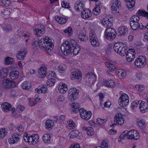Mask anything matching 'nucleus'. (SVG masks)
Returning <instances> with one entry per match:
<instances>
[{"label":"nucleus","instance_id":"obj_1","mask_svg":"<svg viewBox=\"0 0 148 148\" xmlns=\"http://www.w3.org/2000/svg\"><path fill=\"white\" fill-rule=\"evenodd\" d=\"M37 45L40 48L44 49L48 53L51 52L54 47L51 39L46 36H43L39 41H35L33 44L34 48L37 49Z\"/></svg>","mask_w":148,"mask_h":148},{"label":"nucleus","instance_id":"obj_2","mask_svg":"<svg viewBox=\"0 0 148 148\" xmlns=\"http://www.w3.org/2000/svg\"><path fill=\"white\" fill-rule=\"evenodd\" d=\"M136 16H134L130 18V24L132 29L134 30H137L138 29H145L146 28V27L144 26L142 24H140L138 22L140 20L139 14Z\"/></svg>","mask_w":148,"mask_h":148},{"label":"nucleus","instance_id":"obj_3","mask_svg":"<svg viewBox=\"0 0 148 148\" xmlns=\"http://www.w3.org/2000/svg\"><path fill=\"white\" fill-rule=\"evenodd\" d=\"M114 51L121 56H124L126 54L127 48L126 45L121 43H116L113 46Z\"/></svg>","mask_w":148,"mask_h":148},{"label":"nucleus","instance_id":"obj_4","mask_svg":"<svg viewBox=\"0 0 148 148\" xmlns=\"http://www.w3.org/2000/svg\"><path fill=\"white\" fill-rule=\"evenodd\" d=\"M45 27L42 25H36L33 27V30L35 36L38 37L42 36L45 32Z\"/></svg>","mask_w":148,"mask_h":148},{"label":"nucleus","instance_id":"obj_5","mask_svg":"<svg viewBox=\"0 0 148 148\" xmlns=\"http://www.w3.org/2000/svg\"><path fill=\"white\" fill-rule=\"evenodd\" d=\"M116 35L115 30L112 28L108 27L105 30L104 35L106 38L109 40H112L114 39Z\"/></svg>","mask_w":148,"mask_h":148},{"label":"nucleus","instance_id":"obj_6","mask_svg":"<svg viewBox=\"0 0 148 148\" xmlns=\"http://www.w3.org/2000/svg\"><path fill=\"white\" fill-rule=\"evenodd\" d=\"M146 64V58L143 56H140L135 60V66L137 68H142L145 66Z\"/></svg>","mask_w":148,"mask_h":148},{"label":"nucleus","instance_id":"obj_7","mask_svg":"<svg viewBox=\"0 0 148 148\" xmlns=\"http://www.w3.org/2000/svg\"><path fill=\"white\" fill-rule=\"evenodd\" d=\"M79 91L77 88H73L69 89L68 91L69 99L72 101L78 97Z\"/></svg>","mask_w":148,"mask_h":148},{"label":"nucleus","instance_id":"obj_8","mask_svg":"<svg viewBox=\"0 0 148 148\" xmlns=\"http://www.w3.org/2000/svg\"><path fill=\"white\" fill-rule=\"evenodd\" d=\"M61 49L63 54L67 56L71 52V47L70 42L68 41L63 44L61 47Z\"/></svg>","mask_w":148,"mask_h":148},{"label":"nucleus","instance_id":"obj_9","mask_svg":"<svg viewBox=\"0 0 148 148\" xmlns=\"http://www.w3.org/2000/svg\"><path fill=\"white\" fill-rule=\"evenodd\" d=\"M129 100L128 96L126 94H123L120 97L119 100V103L121 107H124L129 103Z\"/></svg>","mask_w":148,"mask_h":148},{"label":"nucleus","instance_id":"obj_10","mask_svg":"<svg viewBox=\"0 0 148 148\" xmlns=\"http://www.w3.org/2000/svg\"><path fill=\"white\" fill-rule=\"evenodd\" d=\"M86 84L89 86L93 84L96 81V78L94 74L92 73H88L85 78Z\"/></svg>","mask_w":148,"mask_h":148},{"label":"nucleus","instance_id":"obj_11","mask_svg":"<svg viewBox=\"0 0 148 148\" xmlns=\"http://www.w3.org/2000/svg\"><path fill=\"white\" fill-rule=\"evenodd\" d=\"M124 123V120L123 116L121 114H116L114 118V123L110 124V125L112 126H114L115 125H123Z\"/></svg>","mask_w":148,"mask_h":148},{"label":"nucleus","instance_id":"obj_12","mask_svg":"<svg viewBox=\"0 0 148 148\" xmlns=\"http://www.w3.org/2000/svg\"><path fill=\"white\" fill-rule=\"evenodd\" d=\"M80 117L83 119L88 120L92 116V112L90 111H87L84 108H81L79 110Z\"/></svg>","mask_w":148,"mask_h":148},{"label":"nucleus","instance_id":"obj_13","mask_svg":"<svg viewBox=\"0 0 148 148\" xmlns=\"http://www.w3.org/2000/svg\"><path fill=\"white\" fill-rule=\"evenodd\" d=\"M121 7V2L119 0H112V4L111 7L112 12L115 14L117 10Z\"/></svg>","mask_w":148,"mask_h":148},{"label":"nucleus","instance_id":"obj_14","mask_svg":"<svg viewBox=\"0 0 148 148\" xmlns=\"http://www.w3.org/2000/svg\"><path fill=\"white\" fill-rule=\"evenodd\" d=\"M21 135L18 133H15L11 136V137L8 139V142L10 144L17 143L20 140Z\"/></svg>","mask_w":148,"mask_h":148},{"label":"nucleus","instance_id":"obj_15","mask_svg":"<svg viewBox=\"0 0 148 148\" xmlns=\"http://www.w3.org/2000/svg\"><path fill=\"white\" fill-rule=\"evenodd\" d=\"M2 84L3 87L4 88H13L15 86V84L14 82L8 79H5L3 80Z\"/></svg>","mask_w":148,"mask_h":148},{"label":"nucleus","instance_id":"obj_16","mask_svg":"<svg viewBox=\"0 0 148 148\" xmlns=\"http://www.w3.org/2000/svg\"><path fill=\"white\" fill-rule=\"evenodd\" d=\"M129 136L128 137L129 139L137 140L140 137L139 133L137 131L130 130L129 131Z\"/></svg>","mask_w":148,"mask_h":148},{"label":"nucleus","instance_id":"obj_17","mask_svg":"<svg viewBox=\"0 0 148 148\" xmlns=\"http://www.w3.org/2000/svg\"><path fill=\"white\" fill-rule=\"evenodd\" d=\"M133 49H129L127 51L126 59L128 62H130L133 60L135 57V53Z\"/></svg>","mask_w":148,"mask_h":148},{"label":"nucleus","instance_id":"obj_18","mask_svg":"<svg viewBox=\"0 0 148 148\" xmlns=\"http://www.w3.org/2000/svg\"><path fill=\"white\" fill-rule=\"evenodd\" d=\"M68 136L71 138L77 137L78 138L81 139L83 138L82 134L79 133L77 130H73L71 131L69 134Z\"/></svg>","mask_w":148,"mask_h":148},{"label":"nucleus","instance_id":"obj_19","mask_svg":"<svg viewBox=\"0 0 148 148\" xmlns=\"http://www.w3.org/2000/svg\"><path fill=\"white\" fill-rule=\"evenodd\" d=\"M137 125L138 127L141 129H144L146 127L145 121L141 118H137L136 120Z\"/></svg>","mask_w":148,"mask_h":148},{"label":"nucleus","instance_id":"obj_20","mask_svg":"<svg viewBox=\"0 0 148 148\" xmlns=\"http://www.w3.org/2000/svg\"><path fill=\"white\" fill-rule=\"evenodd\" d=\"M71 79L72 80L80 79L82 78L81 72L78 69L74 71L71 73Z\"/></svg>","mask_w":148,"mask_h":148},{"label":"nucleus","instance_id":"obj_21","mask_svg":"<svg viewBox=\"0 0 148 148\" xmlns=\"http://www.w3.org/2000/svg\"><path fill=\"white\" fill-rule=\"evenodd\" d=\"M140 103L139 107L140 112L142 113H144L147 111L148 108V105L147 103L140 100Z\"/></svg>","mask_w":148,"mask_h":148},{"label":"nucleus","instance_id":"obj_22","mask_svg":"<svg viewBox=\"0 0 148 148\" xmlns=\"http://www.w3.org/2000/svg\"><path fill=\"white\" fill-rule=\"evenodd\" d=\"M92 12L88 9H84L81 12V16L84 19H86L90 17Z\"/></svg>","mask_w":148,"mask_h":148},{"label":"nucleus","instance_id":"obj_23","mask_svg":"<svg viewBox=\"0 0 148 148\" xmlns=\"http://www.w3.org/2000/svg\"><path fill=\"white\" fill-rule=\"evenodd\" d=\"M101 23L105 27H110L112 25L111 19L107 17L105 18L102 20Z\"/></svg>","mask_w":148,"mask_h":148},{"label":"nucleus","instance_id":"obj_24","mask_svg":"<svg viewBox=\"0 0 148 148\" xmlns=\"http://www.w3.org/2000/svg\"><path fill=\"white\" fill-rule=\"evenodd\" d=\"M58 90L59 92L62 93H64L68 90L67 85L64 83L61 82L58 86Z\"/></svg>","mask_w":148,"mask_h":148},{"label":"nucleus","instance_id":"obj_25","mask_svg":"<svg viewBox=\"0 0 148 148\" xmlns=\"http://www.w3.org/2000/svg\"><path fill=\"white\" fill-rule=\"evenodd\" d=\"M103 84L109 87L112 88L114 86L116 83L114 80L108 79V80H103Z\"/></svg>","mask_w":148,"mask_h":148},{"label":"nucleus","instance_id":"obj_26","mask_svg":"<svg viewBox=\"0 0 148 148\" xmlns=\"http://www.w3.org/2000/svg\"><path fill=\"white\" fill-rule=\"evenodd\" d=\"M84 5L80 1H77L74 5V8L77 11H82L84 9Z\"/></svg>","mask_w":148,"mask_h":148},{"label":"nucleus","instance_id":"obj_27","mask_svg":"<svg viewBox=\"0 0 148 148\" xmlns=\"http://www.w3.org/2000/svg\"><path fill=\"white\" fill-rule=\"evenodd\" d=\"M35 90L38 93H45L47 90V86L46 85L40 86Z\"/></svg>","mask_w":148,"mask_h":148},{"label":"nucleus","instance_id":"obj_28","mask_svg":"<svg viewBox=\"0 0 148 148\" xmlns=\"http://www.w3.org/2000/svg\"><path fill=\"white\" fill-rule=\"evenodd\" d=\"M127 1L126 6L128 9L132 11L134 9V7L135 5V0H125Z\"/></svg>","mask_w":148,"mask_h":148},{"label":"nucleus","instance_id":"obj_29","mask_svg":"<svg viewBox=\"0 0 148 148\" xmlns=\"http://www.w3.org/2000/svg\"><path fill=\"white\" fill-rule=\"evenodd\" d=\"M47 69L46 66L43 65L41 66L38 71L39 74V77L42 78L45 76L46 74Z\"/></svg>","mask_w":148,"mask_h":148},{"label":"nucleus","instance_id":"obj_30","mask_svg":"<svg viewBox=\"0 0 148 148\" xmlns=\"http://www.w3.org/2000/svg\"><path fill=\"white\" fill-rule=\"evenodd\" d=\"M8 69L6 68H3L0 70V77L2 79L7 77L8 73Z\"/></svg>","mask_w":148,"mask_h":148},{"label":"nucleus","instance_id":"obj_31","mask_svg":"<svg viewBox=\"0 0 148 148\" xmlns=\"http://www.w3.org/2000/svg\"><path fill=\"white\" fill-rule=\"evenodd\" d=\"M32 135L28 134L25 133L24 134V141L26 142L29 143L30 144L33 145V143L32 140Z\"/></svg>","mask_w":148,"mask_h":148},{"label":"nucleus","instance_id":"obj_32","mask_svg":"<svg viewBox=\"0 0 148 148\" xmlns=\"http://www.w3.org/2000/svg\"><path fill=\"white\" fill-rule=\"evenodd\" d=\"M117 75L120 79L124 78L126 75V72L124 69H119L116 72Z\"/></svg>","mask_w":148,"mask_h":148},{"label":"nucleus","instance_id":"obj_33","mask_svg":"<svg viewBox=\"0 0 148 148\" xmlns=\"http://www.w3.org/2000/svg\"><path fill=\"white\" fill-rule=\"evenodd\" d=\"M55 19L60 24H64L67 21V19L66 18L58 16H55Z\"/></svg>","mask_w":148,"mask_h":148},{"label":"nucleus","instance_id":"obj_34","mask_svg":"<svg viewBox=\"0 0 148 148\" xmlns=\"http://www.w3.org/2000/svg\"><path fill=\"white\" fill-rule=\"evenodd\" d=\"M11 105L7 102H4L1 105V107L3 111L8 112L11 108Z\"/></svg>","mask_w":148,"mask_h":148},{"label":"nucleus","instance_id":"obj_35","mask_svg":"<svg viewBox=\"0 0 148 148\" xmlns=\"http://www.w3.org/2000/svg\"><path fill=\"white\" fill-rule=\"evenodd\" d=\"M19 75V72L17 71H12L10 73V77L13 80L17 79Z\"/></svg>","mask_w":148,"mask_h":148},{"label":"nucleus","instance_id":"obj_36","mask_svg":"<svg viewBox=\"0 0 148 148\" xmlns=\"http://www.w3.org/2000/svg\"><path fill=\"white\" fill-rule=\"evenodd\" d=\"M27 53L26 51H19L16 55V58L18 60H23L25 57Z\"/></svg>","mask_w":148,"mask_h":148},{"label":"nucleus","instance_id":"obj_37","mask_svg":"<svg viewBox=\"0 0 148 148\" xmlns=\"http://www.w3.org/2000/svg\"><path fill=\"white\" fill-rule=\"evenodd\" d=\"M54 123L51 120H48L45 122V127L46 129L50 130L53 127Z\"/></svg>","mask_w":148,"mask_h":148},{"label":"nucleus","instance_id":"obj_38","mask_svg":"<svg viewBox=\"0 0 148 148\" xmlns=\"http://www.w3.org/2000/svg\"><path fill=\"white\" fill-rule=\"evenodd\" d=\"M21 87L24 89H29L31 87V84L29 81H25L22 84Z\"/></svg>","mask_w":148,"mask_h":148},{"label":"nucleus","instance_id":"obj_39","mask_svg":"<svg viewBox=\"0 0 148 148\" xmlns=\"http://www.w3.org/2000/svg\"><path fill=\"white\" fill-rule=\"evenodd\" d=\"M127 29L124 26H121L118 29L119 33L121 35H125L127 32Z\"/></svg>","mask_w":148,"mask_h":148},{"label":"nucleus","instance_id":"obj_40","mask_svg":"<svg viewBox=\"0 0 148 148\" xmlns=\"http://www.w3.org/2000/svg\"><path fill=\"white\" fill-rule=\"evenodd\" d=\"M71 106L72 109V113H75L78 111L79 105L78 103H73L71 104Z\"/></svg>","mask_w":148,"mask_h":148},{"label":"nucleus","instance_id":"obj_41","mask_svg":"<svg viewBox=\"0 0 148 148\" xmlns=\"http://www.w3.org/2000/svg\"><path fill=\"white\" fill-rule=\"evenodd\" d=\"M8 132L5 128L0 129V139H3L7 134Z\"/></svg>","mask_w":148,"mask_h":148},{"label":"nucleus","instance_id":"obj_42","mask_svg":"<svg viewBox=\"0 0 148 148\" xmlns=\"http://www.w3.org/2000/svg\"><path fill=\"white\" fill-rule=\"evenodd\" d=\"M56 81V79L52 78H48V80L46 82V84L47 85L49 86H51L55 84Z\"/></svg>","mask_w":148,"mask_h":148},{"label":"nucleus","instance_id":"obj_43","mask_svg":"<svg viewBox=\"0 0 148 148\" xmlns=\"http://www.w3.org/2000/svg\"><path fill=\"white\" fill-rule=\"evenodd\" d=\"M100 5L101 4H98V6H96V7L93 9L92 12L94 14L98 15L100 13Z\"/></svg>","mask_w":148,"mask_h":148},{"label":"nucleus","instance_id":"obj_44","mask_svg":"<svg viewBox=\"0 0 148 148\" xmlns=\"http://www.w3.org/2000/svg\"><path fill=\"white\" fill-rule=\"evenodd\" d=\"M32 138L33 145L36 144L38 142L39 139V136L36 134H32Z\"/></svg>","mask_w":148,"mask_h":148},{"label":"nucleus","instance_id":"obj_45","mask_svg":"<svg viewBox=\"0 0 148 148\" xmlns=\"http://www.w3.org/2000/svg\"><path fill=\"white\" fill-rule=\"evenodd\" d=\"M50 139L51 136L49 134H46L44 135L42 137L43 140L45 143H49Z\"/></svg>","mask_w":148,"mask_h":148},{"label":"nucleus","instance_id":"obj_46","mask_svg":"<svg viewBox=\"0 0 148 148\" xmlns=\"http://www.w3.org/2000/svg\"><path fill=\"white\" fill-rule=\"evenodd\" d=\"M106 65L110 70L111 71H113L116 69L115 65L111 63L106 62Z\"/></svg>","mask_w":148,"mask_h":148},{"label":"nucleus","instance_id":"obj_47","mask_svg":"<svg viewBox=\"0 0 148 148\" xmlns=\"http://www.w3.org/2000/svg\"><path fill=\"white\" fill-rule=\"evenodd\" d=\"M57 70L59 73H64L66 71V68L65 65H60L58 66Z\"/></svg>","mask_w":148,"mask_h":148},{"label":"nucleus","instance_id":"obj_48","mask_svg":"<svg viewBox=\"0 0 148 148\" xmlns=\"http://www.w3.org/2000/svg\"><path fill=\"white\" fill-rule=\"evenodd\" d=\"M140 101V100L138 101L135 100L133 101L131 105V108L134 109H136L138 107V105H139Z\"/></svg>","mask_w":148,"mask_h":148},{"label":"nucleus","instance_id":"obj_49","mask_svg":"<svg viewBox=\"0 0 148 148\" xmlns=\"http://www.w3.org/2000/svg\"><path fill=\"white\" fill-rule=\"evenodd\" d=\"M100 105L102 108H104L105 107L109 108L111 105V103L110 101H107L104 103V104H102L101 102H100Z\"/></svg>","mask_w":148,"mask_h":148},{"label":"nucleus","instance_id":"obj_50","mask_svg":"<svg viewBox=\"0 0 148 148\" xmlns=\"http://www.w3.org/2000/svg\"><path fill=\"white\" fill-rule=\"evenodd\" d=\"M89 38L90 39V41L92 42L93 43L92 41L97 39L96 36V34L92 31L89 34Z\"/></svg>","mask_w":148,"mask_h":148},{"label":"nucleus","instance_id":"obj_51","mask_svg":"<svg viewBox=\"0 0 148 148\" xmlns=\"http://www.w3.org/2000/svg\"><path fill=\"white\" fill-rule=\"evenodd\" d=\"M1 5L5 6H8L10 5L11 2L10 0H0Z\"/></svg>","mask_w":148,"mask_h":148},{"label":"nucleus","instance_id":"obj_52","mask_svg":"<svg viewBox=\"0 0 148 148\" xmlns=\"http://www.w3.org/2000/svg\"><path fill=\"white\" fill-rule=\"evenodd\" d=\"M79 39L81 41H85L87 39V37L84 34L80 33L78 36Z\"/></svg>","mask_w":148,"mask_h":148},{"label":"nucleus","instance_id":"obj_53","mask_svg":"<svg viewBox=\"0 0 148 148\" xmlns=\"http://www.w3.org/2000/svg\"><path fill=\"white\" fill-rule=\"evenodd\" d=\"M14 61V60L13 59L9 57L6 58L5 60V63L6 65L12 64Z\"/></svg>","mask_w":148,"mask_h":148},{"label":"nucleus","instance_id":"obj_54","mask_svg":"<svg viewBox=\"0 0 148 148\" xmlns=\"http://www.w3.org/2000/svg\"><path fill=\"white\" fill-rule=\"evenodd\" d=\"M2 13L5 16V17H4L5 18L9 16L10 13V11L7 8L4 9L2 11Z\"/></svg>","mask_w":148,"mask_h":148},{"label":"nucleus","instance_id":"obj_55","mask_svg":"<svg viewBox=\"0 0 148 148\" xmlns=\"http://www.w3.org/2000/svg\"><path fill=\"white\" fill-rule=\"evenodd\" d=\"M80 48L79 46H76L73 49V53L74 55H77L80 52Z\"/></svg>","mask_w":148,"mask_h":148},{"label":"nucleus","instance_id":"obj_56","mask_svg":"<svg viewBox=\"0 0 148 148\" xmlns=\"http://www.w3.org/2000/svg\"><path fill=\"white\" fill-rule=\"evenodd\" d=\"M25 109V107L23 106L18 105L17 106L16 110L18 112L20 113L23 112Z\"/></svg>","mask_w":148,"mask_h":148},{"label":"nucleus","instance_id":"obj_57","mask_svg":"<svg viewBox=\"0 0 148 148\" xmlns=\"http://www.w3.org/2000/svg\"><path fill=\"white\" fill-rule=\"evenodd\" d=\"M64 32L65 33L67 34L69 36H70L72 34V29L71 27H69L67 29L64 30Z\"/></svg>","mask_w":148,"mask_h":148},{"label":"nucleus","instance_id":"obj_58","mask_svg":"<svg viewBox=\"0 0 148 148\" xmlns=\"http://www.w3.org/2000/svg\"><path fill=\"white\" fill-rule=\"evenodd\" d=\"M87 134L89 136H91L94 133V131L92 128L91 127H88L86 131Z\"/></svg>","mask_w":148,"mask_h":148},{"label":"nucleus","instance_id":"obj_59","mask_svg":"<svg viewBox=\"0 0 148 148\" xmlns=\"http://www.w3.org/2000/svg\"><path fill=\"white\" fill-rule=\"evenodd\" d=\"M107 120L106 119H103L100 118H98L97 119V123L100 125H102L103 124L106 123Z\"/></svg>","mask_w":148,"mask_h":148},{"label":"nucleus","instance_id":"obj_60","mask_svg":"<svg viewBox=\"0 0 148 148\" xmlns=\"http://www.w3.org/2000/svg\"><path fill=\"white\" fill-rule=\"evenodd\" d=\"M135 88L137 91L140 92L144 89V87L143 84H139L136 85L135 86Z\"/></svg>","mask_w":148,"mask_h":148},{"label":"nucleus","instance_id":"obj_61","mask_svg":"<svg viewBox=\"0 0 148 148\" xmlns=\"http://www.w3.org/2000/svg\"><path fill=\"white\" fill-rule=\"evenodd\" d=\"M93 42V43L92 42H90L91 43L92 45L94 47H97L99 46V41L98 40L97 38L96 39H95L94 40L92 41Z\"/></svg>","mask_w":148,"mask_h":148},{"label":"nucleus","instance_id":"obj_62","mask_svg":"<svg viewBox=\"0 0 148 148\" xmlns=\"http://www.w3.org/2000/svg\"><path fill=\"white\" fill-rule=\"evenodd\" d=\"M56 74L55 72L51 71L49 72V74L48 76V78H52L56 79Z\"/></svg>","mask_w":148,"mask_h":148},{"label":"nucleus","instance_id":"obj_63","mask_svg":"<svg viewBox=\"0 0 148 148\" xmlns=\"http://www.w3.org/2000/svg\"><path fill=\"white\" fill-rule=\"evenodd\" d=\"M12 29L11 26L10 25H5L3 27L4 31L7 32L11 31Z\"/></svg>","mask_w":148,"mask_h":148},{"label":"nucleus","instance_id":"obj_64","mask_svg":"<svg viewBox=\"0 0 148 148\" xmlns=\"http://www.w3.org/2000/svg\"><path fill=\"white\" fill-rule=\"evenodd\" d=\"M102 148H107L108 146V143L105 141H103L101 144Z\"/></svg>","mask_w":148,"mask_h":148}]
</instances>
